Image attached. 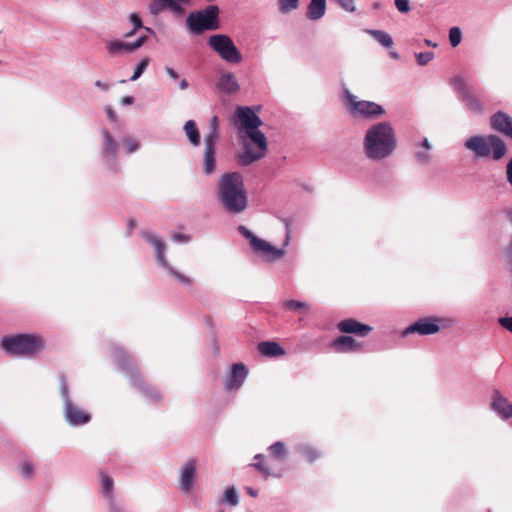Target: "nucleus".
Returning a JSON list of instances; mask_svg holds the SVG:
<instances>
[{"label":"nucleus","mask_w":512,"mask_h":512,"mask_svg":"<svg viewBox=\"0 0 512 512\" xmlns=\"http://www.w3.org/2000/svg\"><path fill=\"white\" fill-rule=\"evenodd\" d=\"M363 147L368 159L382 160L389 157L397 147L396 134L390 123L372 125L366 131Z\"/></svg>","instance_id":"nucleus-1"},{"label":"nucleus","mask_w":512,"mask_h":512,"mask_svg":"<svg viewBox=\"0 0 512 512\" xmlns=\"http://www.w3.org/2000/svg\"><path fill=\"white\" fill-rule=\"evenodd\" d=\"M219 199L231 213H240L247 206V193L239 172L225 173L219 182Z\"/></svg>","instance_id":"nucleus-2"},{"label":"nucleus","mask_w":512,"mask_h":512,"mask_svg":"<svg viewBox=\"0 0 512 512\" xmlns=\"http://www.w3.org/2000/svg\"><path fill=\"white\" fill-rule=\"evenodd\" d=\"M464 146L478 158H492L495 161L501 160L507 153L506 143L494 134L472 136Z\"/></svg>","instance_id":"nucleus-3"},{"label":"nucleus","mask_w":512,"mask_h":512,"mask_svg":"<svg viewBox=\"0 0 512 512\" xmlns=\"http://www.w3.org/2000/svg\"><path fill=\"white\" fill-rule=\"evenodd\" d=\"M0 346L9 355L33 356L43 349V342L32 334H18L3 337Z\"/></svg>","instance_id":"nucleus-4"},{"label":"nucleus","mask_w":512,"mask_h":512,"mask_svg":"<svg viewBox=\"0 0 512 512\" xmlns=\"http://www.w3.org/2000/svg\"><path fill=\"white\" fill-rule=\"evenodd\" d=\"M241 138L243 151L238 157L241 165L248 166L265 156L268 143L266 136L259 128L244 132Z\"/></svg>","instance_id":"nucleus-5"},{"label":"nucleus","mask_w":512,"mask_h":512,"mask_svg":"<svg viewBox=\"0 0 512 512\" xmlns=\"http://www.w3.org/2000/svg\"><path fill=\"white\" fill-rule=\"evenodd\" d=\"M218 14L219 9L215 5H210L202 11L192 12L187 18L189 29L194 34L218 29Z\"/></svg>","instance_id":"nucleus-6"},{"label":"nucleus","mask_w":512,"mask_h":512,"mask_svg":"<svg viewBox=\"0 0 512 512\" xmlns=\"http://www.w3.org/2000/svg\"><path fill=\"white\" fill-rule=\"evenodd\" d=\"M208 45L224 61L237 64L242 61V54L236 47L232 39L225 34L211 35L208 39Z\"/></svg>","instance_id":"nucleus-7"},{"label":"nucleus","mask_w":512,"mask_h":512,"mask_svg":"<svg viewBox=\"0 0 512 512\" xmlns=\"http://www.w3.org/2000/svg\"><path fill=\"white\" fill-rule=\"evenodd\" d=\"M343 100L346 109L353 116L376 117L384 114L382 106L371 101L357 100L348 89H344Z\"/></svg>","instance_id":"nucleus-8"},{"label":"nucleus","mask_w":512,"mask_h":512,"mask_svg":"<svg viewBox=\"0 0 512 512\" xmlns=\"http://www.w3.org/2000/svg\"><path fill=\"white\" fill-rule=\"evenodd\" d=\"M235 125L239 133L259 128L262 125L260 117L248 106H238L235 111Z\"/></svg>","instance_id":"nucleus-9"},{"label":"nucleus","mask_w":512,"mask_h":512,"mask_svg":"<svg viewBox=\"0 0 512 512\" xmlns=\"http://www.w3.org/2000/svg\"><path fill=\"white\" fill-rule=\"evenodd\" d=\"M455 86L460 93L462 101L466 104L469 110L474 113H481L483 111L484 106L479 96L466 85L462 78L455 79Z\"/></svg>","instance_id":"nucleus-10"},{"label":"nucleus","mask_w":512,"mask_h":512,"mask_svg":"<svg viewBox=\"0 0 512 512\" xmlns=\"http://www.w3.org/2000/svg\"><path fill=\"white\" fill-rule=\"evenodd\" d=\"M147 38V35H141L135 42H123L120 40L109 41L106 44V49L111 56H116L123 52L131 53L143 46Z\"/></svg>","instance_id":"nucleus-11"},{"label":"nucleus","mask_w":512,"mask_h":512,"mask_svg":"<svg viewBox=\"0 0 512 512\" xmlns=\"http://www.w3.org/2000/svg\"><path fill=\"white\" fill-rule=\"evenodd\" d=\"M440 330L438 320L435 318H421L412 325L408 326L403 335L418 333L420 335H432Z\"/></svg>","instance_id":"nucleus-12"},{"label":"nucleus","mask_w":512,"mask_h":512,"mask_svg":"<svg viewBox=\"0 0 512 512\" xmlns=\"http://www.w3.org/2000/svg\"><path fill=\"white\" fill-rule=\"evenodd\" d=\"M251 248L269 261L278 260L285 253L283 249H278L260 238H253Z\"/></svg>","instance_id":"nucleus-13"},{"label":"nucleus","mask_w":512,"mask_h":512,"mask_svg":"<svg viewBox=\"0 0 512 512\" xmlns=\"http://www.w3.org/2000/svg\"><path fill=\"white\" fill-rule=\"evenodd\" d=\"M337 328L341 333L355 334L356 336L360 337H365L372 331L371 326L363 324L353 318H347L340 321L337 324Z\"/></svg>","instance_id":"nucleus-14"},{"label":"nucleus","mask_w":512,"mask_h":512,"mask_svg":"<svg viewBox=\"0 0 512 512\" xmlns=\"http://www.w3.org/2000/svg\"><path fill=\"white\" fill-rule=\"evenodd\" d=\"M197 469V459H190L180 470V489L184 493L192 490Z\"/></svg>","instance_id":"nucleus-15"},{"label":"nucleus","mask_w":512,"mask_h":512,"mask_svg":"<svg viewBox=\"0 0 512 512\" xmlns=\"http://www.w3.org/2000/svg\"><path fill=\"white\" fill-rule=\"evenodd\" d=\"M247 374L248 370L243 363L233 364L225 381V388L228 391L238 389L243 384Z\"/></svg>","instance_id":"nucleus-16"},{"label":"nucleus","mask_w":512,"mask_h":512,"mask_svg":"<svg viewBox=\"0 0 512 512\" xmlns=\"http://www.w3.org/2000/svg\"><path fill=\"white\" fill-rule=\"evenodd\" d=\"M490 125L495 131L512 139V117L508 114L501 111L493 114L490 118Z\"/></svg>","instance_id":"nucleus-17"},{"label":"nucleus","mask_w":512,"mask_h":512,"mask_svg":"<svg viewBox=\"0 0 512 512\" xmlns=\"http://www.w3.org/2000/svg\"><path fill=\"white\" fill-rule=\"evenodd\" d=\"M330 346L336 353L357 352L362 349V345L348 335L337 337L331 342Z\"/></svg>","instance_id":"nucleus-18"},{"label":"nucleus","mask_w":512,"mask_h":512,"mask_svg":"<svg viewBox=\"0 0 512 512\" xmlns=\"http://www.w3.org/2000/svg\"><path fill=\"white\" fill-rule=\"evenodd\" d=\"M164 9H169L176 15H182L184 13V8L175 0H153L149 4V11L153 15H158Z\"/></svg>","instance_id":"nucleus-19"},{"label":"nucleus","mask_w":512,"mask_h":512,"mask_svg":"<svg viewBox=\"0 0 512 512\" xmlns=\"http://www.w3.org/2000/svg\"><path fill=\"white\" fill-rule=\"evenodd\" d=\"M492 408L503 419H509L512 417V403L509 402V400L501 395L498 391L494 392Z\"/></svg>","instance_id":"nucleus-20"},{"label":"nucleus","mask_w":512,"mask_h":512,"mask_svg":"<svg viewBox=\"0 0 512 512\" xmlns=\"http://www.w3.org/2000/svg\"><path fill=\"white\" fill-rule=\"evenodd\" d=\"M65 415L67 420L73 425L85 424L90 420L88 413L69 402L65 406Z\"/></svg>","instance_id":"nucleus-21"},{"label":"nucleus","mask_w":512,"mask_h":512,"mask_svg":"<svg viewBox=\"0 0 512 512\" xmlns=\"http://www.w3.org/2000/svg\"><path fill=\"white\" fill-rule=\"evenodd\" d=\"M261 355L266 357H279L285 354V350L274 341H263L257 346Z\"/></svg>","instance_id":"nucleus-22"},{"label":"nucleus","mask_w":512,"mask_h":512,"mask_svg":"<svg viewBox=\"0 0 512 512\" xmlns=\"http://www.w3.org/2000/svg\"><path fill=\"white\" fill-rule=\"evenodd\" d=\"M215 143H205L203 170L206 174L214 172L216 167Z\"/></svg>","instance_id":"nucleus-23"},{"label":"nucleus","mask_w":512,"mask_h":512,"mask_svg":"<svg viewBox=\"0 0 512 512\" xmlns=\"http://www.w3.org/2000/svg\"><path fill=\"white\" fill-rule=\"evenodd\" d=\"M143 238L148 241L156 250L157 260L163 265L167 266V262L164 256L165 244L158 239L154 234L150 232H143Z\"/></svg>","instance_id":"nucleus-24"},{"label":"nucleus","mask_w":512,"mask_h":512,"mask_svg":"<svg viewBox=\"0 0 512 512\" xmlns=\"http://www.w3.org/2000/svg\"><path fill=\"white\" fill-rule=\"evenodd\" d=\"M326 11V0H311L308 5L307 17L310 20H318L324 16Z\"/></svg>","instance_id":"nucleus-25"},{"label":"nucleus","mask_w":512,"mask_h":512,"mask_svg":"<svg viewBox=\"0 0 512 512\" xmlns=\"http://www.w3.org/2000/svg\"><path fill=\"white\" fill-rule=\"evenodd\" d=\"M218 88L228 94L235 93L239 89V85L235 76L231 73L224 74L220 77Z\"/></svg>","instance_id":"nucleus-26"},{"label":"nucleus","mask_w":512,"mask_h":512,"mask_svg":"<svg viewBox=\"0 0 512 512\" xmlns=\"http://www.w3.org/2000/svg\"><path fill=\"white\" fill-rule=\"evenodd\" d=\"M136 386L144 395H146L152 401L158 402L162 399L161 392L151 384L144 381L143 379H138L136 381Z\"/></svg>","instance_id":"nucleus-27"},{"label":"nucleus","mask_w":512,"mask_h":512,"mask_svg":"<svg viewBox=\"0 0 512 512\" xmlns=\"http://www.w3.org/2000/svg\"><path fill=\"white\" fill-rule=\"evenodd\" d=\"M102 135L104 138L103 143V154L106 157H115L117 153L118 144L113 138V136L110 134L109 131L103 130Z\"/></svg>","instance_id":"nucleus-28"},{"label":"nucleus","mask_w":512,"mask_h":512,"mask_svg":"<svg viewBox=\"0 0 512 512\" xmlns=\"http://www.w3.org/2000/svg\"><path fill=\"white\" fill-rule=\"evenodd\" d=\"M254 461L255 462L250 464V466L257 469L264 476V478H268L270 475H272L271 465L264 455H255Z\"/></svg>","instance_id":"nucleus-29"},{"label":"nucleus","mask_w":512,"mask_h":512,"mask_svg":"<svg viewBox=\"0 0 512 512\" xmlns=\"http://www.w3.org/2000/svg\"><path fill=\"white\" fill-rule=\"evenodd\" d=\"M184 131L192 145L198 146L200 144V132L195 121H187L184 125Z\"/></svg>","instance_id":"nucleus-30"},{"label":"nucleus","mask_w":512,"mask_h":512,"mask_svg":"<svg viewBox=\"0 0 512 512\" xmlns=\"http://www.w3.org/2000/svg\"><path fill=\"white\" fill-rule=\"evenodd\" d=\"M101 481H102V493L105 495L106 499L109 501L115 500L114 496V481L108 476L106 473L101 472Z\"/></svg>","instance_id":"nucleus-31"},{"label":"nucleus","mask_w":512,"mask_h":512,"mask_svg":"<svg viewBox=\"0 0 512 512\" xmlns=\"http://www.w3.org/2000/svg\"><path fill=\"white\" fill-rule=\"evenodd\" d=\"M219 137V118L213 116L209 122V132L204 137V143H215Z\"/></svg>","instance_id":"nucleus-32"},{"label":"nucleus","mask_w":512,"mask_h":512,"mask_svg":"<svg viewBox=\"0 0 512 512\" xmlns=\"http://www.w3.org/2000/svg\"><path fill=\"white\" fill-rule=\"evenodd\" d=\"M130 21L134 27L130 32H128L124 35L125 38L132 37L136 33V31L139 29H144L147 34H154V31L151 28L143 26L142 20L137 13H132L130 15Z\"/></svg>","instance_id":"nucleus-33"},{"label":"nucleus","mask_w":512,"mask_h":512,"mask_svg":"<svg viewBox=\"0 0 512 512\" xmlns=\"http://www.w3.org/2000/svg\"><path fill=\"white\" fill-rule=\"evenodd\" d=\"M368 33L384 47L389 48L393 45V40H392L391 36L384 31L369 30Z\"/></svg>","instance_id":"nucleus-34"},{"label":"nucleus","mask_w":512,"mask_h":512,"mask_svg":"<svg viewBox=\"0 0 512 512\" xmlns=\"http://www.w3.org/2000/svg\"><path fill=\"white\" fill-rule=\"evenodd\" d=\"M268 450L273 457L279 460H284L287 454L285 444L281 441L272 444Z\"/></svg>","instance_id":"nucleus-35"},{"label":"nucleus","mask_w":512,"mask_h":512,"mask_svg":"<svg viewBox=\"0 0 512 512\" xmlns=\"http://www.w3.org/2000/svg\"><path fill=\"white\" fill-rule=\"evenodd\" d=\"M300 452L303 458L309 463L315 462L321 456V454L315 448L310 446H303L300 449Z\"/></svg>","instance_id":"nucleus-36"},{"label":"nucleus","mask_w":512,"mask_h":512,"mask_svg":"<svg viewBox=\"0 0 512 512\" xmlns=\"http://www.w3.org/2000/svg\"><path fill=\"white\" fill-rule=\"evenodd\" d=\"M281 13H288L295 10L299 5V0H278Z\"/></svg>","instance_id":"nucleus-37"},{"label":"nucleus","mask_w":512,"mask_h":512,"mask_svg":"<svg viewBox=\"0 0 512 512\" xmlns=\"http://www.w3.org/2000/svg\"><path fill=\"white\" fill-rule=\"evenodd\" d=\"M222 501L227 502L231 506L238 504V496L234 487H229L226 489Z\"/></svg>","instance_id":"nucleus-38"},{"label":"nucleus","mask_w":512,"mask_h":512,"mask_svg":"<svg viewBox=\"0 0 512 512\" xmlns=\"http://www.w3.org/2000/svg\"><path fill=\"white\" fill-rule=\"evenodd\" d=\"M149 62H150L149 58H143L139 62V64L136 66L135 71H134L132 77L130 78V80L131 81L137 80L143 74V72L146 70V68L149 65Z\"/></svg>","instance_id":"nucleus-39"},{"label":"nucleus","mask_w":512,"mask_h":512,"mask_svg":"<svg viewBox=\"0 0 512 512\" xmlns=\"http://www.w3.org/2000/svg\"><path fill=\"white\" fill-rule=\"evenodd\" d=\"M461 30L459 27H452L449 31V41L452 47H456L461 42Z\"/></svg>","instance_id":"nucleus-40"},{"label":"nucleus","mask_w":512,"mask_h":512,"mask_svg":"<svg viewBox=\"0 0 512 512\" xmlns=\"http://www.w3.org/2000/svg\"><path fill=\"white\" fill-rule=\"evenodd\" d=\"M434 58V53L431 51L421 52L416 54L417 63L421 66L426 65Z\"/></svg>","instance_id":"nucleus-41"},{"label":"nucleus","mask_w":512,"mask_h":512,"mask_svg":"<svg viewBox=\"0 0 512 512\" xmlns=\"http://www.w3.org/2000/svg\"><path fill=\"white\" fill-rule=\"evenodd\" d=\"M284 307L289 310L298 311L301 309H306L307 304L304 302L297 301V300H288V301L284 302Z\"/></svg>","instance_id":"nucleus-42"},{"label":"nucleus","mask_w":512,"mask_h":512,"mask_svg":"<svg viewBox=\"0 0 512 512\" xmlns=\"http://www.w3.org/2000/svg\"><path fill=\"white\" fill-rule=\"evenodd\" d=\"M123 146L126 148L127 153H133L138 149L139 144L133 138L126 137L123 139Z\"/></svg>","instance_id":"nucleus-43"},{"label":"nucleus","mask_w":512,"mask_h":512,"mask_svg":"<svg viewBox=\"0 0 512 512\" xmlns=\"http://www.w3.org/2000/svg\"><path fill=\"white\" fill-rule=\"evenodd\" d=\"M415 158L420 164H428L431 160V155L424 149V151H417L415 153Z\"/></svg>","instance_id":"nucleus-44"},{"label":"nucleus","mask_w":512,"mask_h":512,"mask_svg":"<svg viewBox=\"0 0 512 512\" xmlns=\"http://www.w3.org/2000/svg\"><path fill=\"white\" fill-rule=\"evenodd\" d=\"M21 469H22L23 476L26 478H30L34 474V466L31 462H28V461L23 462L21 465Z\"/></svg>","instance_id":"nucleus-45"},{"label":"nucleus","mask_w":512,"mask_h":512,"mask_svg":"<svg viewBox=\"0 0 512 512\" xmlns=\"http://www.w3.org/2000/svg\"><path fill=\"white\" fill-rule=\"evenodd\" d=\"M395 6L401 13H408L410 11L409 0H395Z\"/></svg>","instance_id":"nucleus-46"},{"label":"nucleus","mask_w":512,"mask_h":512,"mask_svg":"<svg viewBox=\"0 0 512 512\" xmlns=\"http://www.w3.org/2000/svg\"><path fill=\"white\" fill-rule=\"evenodd\" d=\"M498 322L501 327L512 333V317H501Z\"/></svg>","instance_id":"nucleus-47"},{"label":"nucleus","mask_w":512,"mask_h":512,"mask_svg":"<svg viewBox=\"0 0 512 512\" xmlns=\"http://www.w3.org/2000/svg\"><path fill=\"white\" fill-rule=\"evenodd\" d=\"M172 275L184 285H190L191 279L175 270H171Z\"/></svg>","instance_id":"nucleus-48"},{"label":"nucleus","mask_w":512,"mask_h":512,"mask_svg":"<svg viewBox=\"0 0 512 512\" xmlns=\"http://www.w3.org/2000/svg\"><path fill=\"white\" fill-rule=\"evenodd\" d=\"M239 230L241 231L242 235L249 240L250 242V246L252 245V240L253 238H258L257 236H255L250 230H248L246 227L244 226H240L239 227Z\"/></svg>","instance_id":"nucleus-49"},{"label":"nucleus","mask_w":512,"mask_h":512,"mask_svg":"<svg viewBox=\"0 0 512 512\" xmlns=\"http://www.w3.org/2000/svg\"><path fill=\"white\" fill-rule=\"evenodd\" d=\"M172 240L175 242L186 243L190 240V237L185 234L177 233L172 236Z\"/></svg>","instance_id":"nucleus-50"},{"label":"nucleus","mask_w":512,"mask_h":512,"mask_svg":"<svg viewBox=\"0 0 512 512\" xmlns=\"http://www.w3.org/2000/svg\"><path fill=\"white\" fill-rule=\"evenodd\" d=\"M109 512H125L124 509L119 506L115 500L109 501Z\"/></svg>","instance_id":"nucleus-51"},{"label":"nucleus","mask_w":512,"mask_h":512,"mask_svg":"<svg viewBox=\"0 0 512 512\" xmlns=\"http://www.w3.org/2000/svg\"><path fill=\"white\" fill-rule=\"evenodd\" d=\"M506 177L510 185H512V158L509 160L506 167Z\"/></svg>","instance_id":"nucleus-52"},{"label":"nucleus","mask_w":512,"mask_h":512,"mask_svg":"<svg viewBox=\"0 0 512 512\" xmlns=\"http://www.w3.org/2000/svg\"><path fill=\"white\" fill-rule=\"evenodd\" d=\"M165 70L172 79L177 80L179 78L178 73L173 68L166 67Z\"/></svg>","instance_id":"nucleus-53"},{"label":"nucleus","mask_w":512,"mask_h":512,"mask_svg":"<svg viewBox=\"0 0 512 512\" xmlns=\"http://www.w3.org/2000/svg\"><path fill=\"white\" fill-rule=\"evenodd\" d=\"M95 86L104 90V91H107L109 89V84L105 83V82H102L100 80H97L95 82Z\"/></svg>","instance_id":"nucleus-54"},{"label":"nucleus","mask_w":512,"mask_h":512,"mask_svg":"<svg viewBox=\"0 0 512 512\" xmlns=\"http://www.w3.org/2000/svg\"><path fill=\"white\" fill-rule=\"evenodd\" d=\"M106 113L110 121H116V113L111 108H107Z\"/></svg>","instance_id":"nucleus-55"},{"label":"nucleus","mask_w":512,"mask_h":512,"mask_svg":"<svg viewBox=\"0 0 512 512\" xmlns=\"http://www.w3.org/2000/svg\"><path fill=\"white\" fill-rule=\"evenodd\" d=\"M421 147L426 151H429L431 149V144L429 143L427 138H424V140L421 143Z\"/></svg>","instance_id":"nucleus-56"},{"label":"nucleus","mask_w":512,"mask_h":512,"mask_svg":"<svg viewBox=\"0 0 512 512\" xmlns=\"http://www.w3.org/2000/svg\"><path fill=\"white\" fill-rule=\"evenodd\" d=\"M134 101L133 97L131 96H126L124 98H122L121 102L124 104V105H130L132 104Z\"/></svg>","instance_id":"nucleus-57"},{"label":"nucleus","mask_w":512,"mask_h":512,"mask_svg":"<svg viewBox=\"0 0 512 512\" xmlns=\"http://www.w3.org/2000/svg\"><path fill=\"white\" fill-rule=\"evenodd\" d=\"M180 89L185 90L188 88L189 84L186 79H182L179 83Z\"/></svg>","instance_id":"nucleus-58"},{"label":"nucleus","mask_w":512,"mask_h":512,"mask_svg":"<svg viewBox=\"0 0 512 512\" xmlns=\"http://www.w3.org/2000/svg\"><path fill=\"white\" fill-rule=\"evenodd\" d=\"M246 492L251 495L252 497H256L257 496V491L253 490L252 488L250 487H247L246 488Z\"/></svg>","instance_id":"nucleus-59"},{"label":"nucleus","mask_w":512,"mask_h":512,"mask_svg":"<svg viewBox=\"0 0 512 512\" xmlns=\"http://www.w3.org/2000/svg\"><path fill=\"white\" fill-rule=\"evenodd\" d=\"M128 225L130 229H133L136 226V221L134 219H131Z\"/></svg>","instance_id":"nucleus-60"},{"label":"nucleus","mask_w":512,"mask_h":512,"mask_svg":"<svg viewBox=\"0 0 512 512\" xmlns=\"http://www.w3.org/2000/svg\"><path fill=\"white\" fill-rule=\"evenodd\" d=\"M179 5L182 6V4H188L189 0H175Z\"/></svg>","instance_id":"nucleus-61"},{"label":"nucleus","mask_w":512,"mask_h":512,"mask_svg":"<svg viewBox=\"0 0 512 512\" xmlns=\"http://www.w3.org/2000/svg\"><path fill=\"white\" fill-rule=\"evenodd\" d=\"M424 42H425V44H426V45H428V46H433V47H436V46H437V44H433L430 40H427V39H426Z\"/></svg>","instance_id":"nucleus-62"},{"label":"nucleus","mask_w":512,"mask_h":512,"mask_svg":"<svg viewBox=\"0 0 512 512\" xmlns=\"http://www.w3.org/2000/svg\"><path fill=\"white\" fill-rule=\"evenodd\" d=\"M288 239H289V233H287V235H286V242L288 241Z\"/></svg>","instance_id":"nucleus-63"},{"label":"nucleus","mask_w":512,"mask_h":512,"mask_svg":"<svg viewBox=\"0 0 512 512\" xmlns=\"http://www.w3.org/2000/svg\"><path fill=\"white\" fill-rule=\"evenodd\" d=\"M219 512H224L223 510H220Z\"/></svg>","instance_id":"nucleus-64"}]
</instances>
